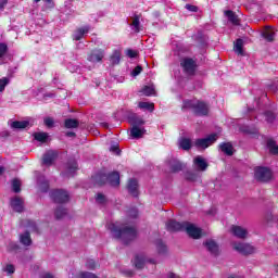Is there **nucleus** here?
Wrapping results in <instances>:
<instances>
[{
  "instance_id": "obj_47",
  "label": "nucleus",
  "mask_w": 278,
  "mask_h": 278,
  "mask_svg": "<svg viewBox=\"0 0 278 278\" xmlns=\"http://www.w3.org/2000/svg\"><path fill=\"white\" fill-rule=\"evenodd\" d=\"M142 73V66L138 65L135 67V70L131 72L132 77H138Z\"/></svg>"
},
{
  "instance_id": "obj_64",
  "label": "nucleus",
  "mask_w": 278,
  "mask_h": 278,
  "mask_svg": "<svg viewBox=\"0 0 278 278\" xmlns=\"http://www.w3.org/2000/svg\"><path fill=\"white\" fill-rule=\"evenodd\" d=\"M45 1H46V3H51L52 0H45Z\"/></svg>"
},
{
  "instance_id": "obj_60",
  "label": "nucleus",
  "mask_w": 278,
  "mask_h": 278,
  "mask_svg": "<svg viewBox=\"0 0 278 278\" xmlns=\"http://www.w3.org/2000/svg\"><path fill=\"white\" fill-rule=\"evenodd\" d=\"M3 173H5V167L0 166V177H1V175H3Z\"/></svg>"
},
{
  "instance_id": "obj_40",
  "label": "nucleus",
  "mask_w": 278,
  "mask_h": 278,
  "mask_svg": "<svg viewBox=\"0 0 278 278\" xmlns=\"http://www.w3.org/2000/svg\"><path fill=\"white\" fill-rule=\"evenodd\" d=\"M12 190L13 192H21V180L18 179L12 180Z\"/></svg>"
},
{
  "instance_id": "obj_20",
  "label": "nucleus",
  "mask_w": 278,
  "mask_h": 278,
  "mask_svg": "<svg viewBox=\"0 0 278 278\" xmlns=\"http://www.w3.org/2000/svg\"><path fill=\"white\" fill-rule=\"evenodd\" d=\"M127 190L132 197L138 195V180L130 179L128 180Z\"/></svg>"
},
{
  "instance_id": "obj_63",
  "label": "nucleus",
  "mask_w": 278,
  "mask_h": 278,
  "mask_svg": "<svg viewBox=\"0 0 278 278\" xmlns=\"http://www.w3.org/2000/svg\"><path fill=\"white\" fill-rule=\"evenodd\" d=\"M148 262H150V264H155V260H150Z\"/></svg>"
},
{
  "instance_id": "obj_18",
  "label": "nucleus",
  "mask_w": 278,
  "mask_h": 278,
  "mask_svg": "<svg viewBox=\"0 0 278 278\" xmlns=\"http://www.w3.org/2000/svg\"><path fill=\"white\" fill-rule=\"evenodd\" d=\"M233 51L237 53V55H244V40L241 38H238L233 42Z\"/></svg>"
},
{
  "instance_id": "obj_17",
  "label": "nucleus",
  "mask_w": 278,
  "mask_h": 278,
  "mask_svg": "<svg viewBox=\"0 0 278 278\" xmlns=\"http://www.w3.org/2000/svg\"><path fill=\"white\" fill-rule=\"evenodd\" d=\"M55 157H58V153L55 151H48L42 159L43 164L46 166H51L53 162L55 161Z\"/></svg>"
},
{
  "instance_id": "obj_9",
  "label": "nucleus",
  "mask_w": 278,
  "mask_h": 278,
  "mask_svg": "<svg viewBox=\"0 0 278 278\" xmlns=\"http://www.w3.org/2000/svg\"><path fill=\"white\" fill-rule=\"evenodd\" d=\"M232 249L241 255H253V253H255V248L244 242H235Z\"/></svg>"
},
{
  "instance_id": "obj_7",
  "label": "nucleus",
  "mask_w": 278,
  "mask_h": 278,
  "mask_svg": "<svg viewBox=\"0 0 278 278\" xmlns=\"http://www.w3.org/2000/svg\"><path fill=\"white\" fill-rule=\"evenodd\" d=\"M180 66L185 75H188V77H194V75H197V68H199L197 61H194L192 58L182 59L180 61Z\"/></svg>"
},
{
  "instance_id": "obj_50",
  "label": "nucleus",
  "mask_w": 278,
  "mask_h": 278,
  "mask_svg": "<svg viewBox=\"0 0 278 278\" xmlns=\"http://www.w3.org/2000/svg\"><path fill=\"white\" fill-rule=\"evenodd\" d=\"M128 216H130V218H138V210L131 208L130 211H128Z\"/></svg>"
},
{
  "instance_id": "obj_19",
  "label": "nucleus",
  "mask_w": 278,
  "mask_h": 278,
  "mask_svg": "<svg viewBox=\"0 0 278 278\" xmlns=\"http://www.w3.org/2000/svg\"><path fill=\"white\" fill-rule=\"evenodd\" d=\"M105 55V52L103 50H94L91 55L88 56L89 62H101Z\"/></svg>"
},
{
  "instance_id": "obj_55",
  "label": "nucleus",
  "mask_w": 278,
  "mask_h": 278,
  "mask_svg": "<svg viewBox=\"0 0 278 278\" xmlns=\"http://www.w3.org/2000/svg\"><path fill=\"white\" fill-rule=\"evenodd\" d=\"M97 267V264L94 263V261H88L87 262V268H96Z\"/></svg>"
},
{
  "instance_id": "obj_28",
  "label": "nucleus",
  "mask_w": 278,
  "mask_h": 278,
  "mask_svg": "<svg viewBox=\"0 0 278 278\" xmlns=\"http://www.w3.org/2000/svg\"><path fill=\"white\" fill-rule=\"evenodd\" d=\"M121 55H122L121 50H114L110 58L111 64H121Z\"/></svg>"
},
{
  "instance_id": "obj_51",
  "label": "nucleus",
  "mask_w": 278,
  "mask_h": 278,
  "mask_svg": "<svg viewBox=\"0 0 278 278\" xmlns=\"http://www.w3.org/2000/svg\"><path fill=\"white\" fill-rule=\"evenodd\" d=\"M64 214H66V211L64 208H58L55 211L56 218H62V216H64Z\"/></svg>"
},
{
  "instance_id": "obj_44",
  "label": "nucleus",
  "mask_w": 278,
  "mask_h": 278,
  "mask_svg": "<svg viewBox=\"0 0 278 278\" xmlns=\"http://www.w3.org/2000/svg\"><path fill=\"white\" fill-rule=\"evenodd\" d=\"M96 201L100 205H103V203H105V195H103L102 193H98L96 197Z\"/></svg>"
},
{
  "instance_id": "obj_31",
  "label": "nucleus",
  "mask_w": 278,
  "mask_h": 278,
  "mask_svg": "<svg viewBox=\"0 0 278 278\" xmlns=\"http://www.w3.org/2000/svg\"><path fill=\"white\" fill-rule=\"evenodd\" d=\"M138 108H140V110H148L149 112H153L155 104L150 102H139Z\"/></svg>"
},
{
  "instance_id": "obj_26",
  "label": "nucleus",
  "mask_w": 278,
  "mask_h": 278,
  "mask_svg": "<svg viewBox=\"0 0 278 278\" xmlns=\"http://www.w3.org/2000/svg\"><path fill=\"white\" fill-rule=\"evenodd\" d=\"M20 242L21 244H24V247H29L31 244V237L29 232H24L20 236Z\"/></svg>"
},
{
  "instance_id": "obj_1",
  "label": "nucleus",
  "mask_w": 278,
  "mask_h": 278,
  "mask_svg": "<svg viewBox=\"0 0 278 278\" xmlns=\"http://www.w3.org/2000/svg\"><path fill=\"white\" fill-rule=\"evenodd\" d=\"M109 229L114 238H121L122 240H134L137 231L134 226L127 224L119 226V224H110Z\"/></svg>"
},
{
  "instance_id": "obj_33",
  "label": "nucleus",
  "mask_w": 278,
  "mask_h": 278,
  "mask_svg": "<svg viewBox=\"0 0 278 278\" xmlns=\"http://www.w3.org/2000/svg\"><path fill=\"white\" fill-rule=\"evenodd\" d=\"M65 127L67 129H75L76 127H79V122H77V119H66Z\"/></svg>"
},
{
  "instance_id": "obj_37",
  "label": "nucleus",
  "mask_w": 278,
  "mask_h": 278,
  "mask_svg": "<svg viewBox=\"0 0 278 278\" xmlns=\"http://www.w3.org/2000/svg\"><path fill=\"white\" fill-rule=\"evenodd\" d=\"M131 26H132L134 31H136L138 34V31H140V17L135 16L132 18Z\"/></svg>"
},
{
  "instance_id": "obj_39",
  "label": "nucleus",
  "mask_w": 278,
  "mask_h": 278,
  "mask_svg": "<svg viewBox=\"0 0 278 278\" xmlns=\"http://www.w3.org/2000/svg\"><path fill=\"white\" fill-rule=\"evenodd\" d=\"M75 278H98L94 274L88 271H79Z\"/></svg>"
},
{
  "instance_id": "obj_27",
  "label": "nucleus",
  "mask_w": 278,
  "mask_h": 278,
  "mask_svg": "<svg viewBox=\"0 0 278 278\" xmlns=\"http://www.w3.org/2000/svg\"><path fill=\"white\" fill-rule=\"evenodd\" d=\"M141 92H143L146 97H155V85L143 87Z\"/></svg>"
},
{
  "instance_id": "obj_49",
  "label": "nucleus",
  "mask_w": 278,
  "mask_h": 278,
  "mask_svg": "<svg viewBox=\"0 0 278 278\" xmlns=\"http://www.w3.org/2000/svg\"><path fill=\"white\" fill-rule=\"evenodd\" d=\"M45 126L46 127H53V118L52 117H46L43 119Z\"/></svg>"
},
{
  "instance_id": "obj_36",
  "label": "nucleus",
  "mask_w": 278,
  "mask_h": 278,
  "mask_svg": "<svg viewBox=\"0 0 278 278\" xmlns=\"http://www.w3.org/2000/svg\"><path fill=\"white\" fill-rule=\"evenodd\" d=\"M165 167L169 173H175V159L165 161Z\"/></svg>"
},
{
  "instance_id": "obj_53",
  "label": "nucleus",
  "mask_w": 278,
  "mask_h": 278,
  "mask_svg": "<svg viewBox=\"0 0 278 278\" xmlns=\"http://www.w3.org/2000/svg\"><path fill=\"white\" fill-rule=\"evenodd\" d=\"M157 251H159V253H165L166 245L164 243H159Z\"/></svg>"
},
{
  "instance_id": "obj_2",
  "label": "nucleus",
  "mask_w": 278,
  "mask_h": 278,
  "mask_svg": "<svg viewBox=\"0 0 278 278\" xmlns=\"http://www.w3.org/2000/svg\"><path fill=\"white\" fill-rule=\"evenodd\" d=\"M182 109L191 110L194 116H210V104L204 101L185 100Z\"/></svg>"
},
{
  "instance_id": "obj_6",
  "label": "nucleus",
  "mask_w": 278,
  "mask_h": 278,
  "mask_svg": "<svg viewBox=\"0 0 278 278\" xmlns=\"http://www.w3.org/2000/svg\"><path fill=\"white\" fill-rule=\"evenodd\" d=\"M254 179L261 184H268L273 180V170L268 167L257 166L254 168Z\"/></svg>"
},
{
  "instance_id": "obj_38",
  "label": "nucleus",
  "mask_w": 278,
  "mask_h": 278,
  "mask_svg": "<svg viewBox=\"0 0 278 278\" xmlns=\"http://www.w3.org/2000/svg\"><path fill=\"white\" fill-rule=\"evenodd\" d=\"M264 116L266 117V121L268 123H275V118H277V115L273 111H266L264 113Z\"/></svg>"
},
{
  "instance_id": "obj_13",
  "label": "nucleus",
  "mask_w": 278,
  "mask_h": 278,
  "mask_svg": "<svg viewBox=\"0 0 278 278\" xmlns=\"http://www.w3.org/2000/svg\"><path fill=\"white\" fill-rule=\"evenodd\" d=\"M193 164L195 165L197 170H200L201 173L207 170V167L210 166L207 161L201 155H198L193 159Z\"/></svg>"
},
{
  "instance_id": "obj_57",
  "label": "nucleus",
  "mask_w": 278,
  "mask_h": 278,
  "mask_svg": "<svg viewBox=\"0 0 278 278\" xmlns=\"http://www.w3.org/2000/svg\"><path fill=\"white\" fill-rule=\"evenodd\" d=\"M5 5H8V0L0 1V10H3V8H5Z\"/></svg>"
},
{
  "instance_id": "obj_34",
  "label": "nucleus",
  "mask_w": 278,
  "mask_h": 278,
  "mask_svg": "<svg viewBox=\"0 0 278 278\" xmlns=\"http://www.w3.org/2000/svg\"><path fill=\"white\" fill-rule=\"evenodd\" d=\"M263 38H265V40L267 42H274L275 41V33H273V30H265L263 33Z\"/></svg>"
},
{
  "instance_id": "obj_30",
  "label": "nucleus",
  "mask_w": 278,
  "mask_h": 278,
  "mask_svg": "<svg viewBox=\"0 0 278 278\" xmlns=\"http://www.w3.org/2000/svg\"><path fill=\"white\" fill-rule=\"evenodd\" d=\"M2 271L5 273L8 276L14 275V273H16V267H14L13 264H5L2 267Z\"/></svg>"
},
{
  "instance_id": "obj_29",
  "label": "nucleus",
  "mask_w": 278,
  "mask_h": 278,
  "mask_svg": "<svg viewBox=\"0 0 278 278\" xmlns=\"http://www.w3.org/2000/svg\"><path fill=\"white\" fill-rule=\"evenodd\" d=\"M185 179L187 181H197V179H199V174H197L192 170H188L185 173Z\"/></svg>"
},
{
  "instance_id": "obj_42",
  "label": "nucleus",
  "mask_w": 278,
  "mask_h": 278,
  "mask_svg": "<svg viewBox=\"0 0 278 278\" xmlns=\"http://www.w3.org/2000/svg\"><path fill=\"white\" fill-rule=\"evenodd\" d=\"M10 84V79L3 77L0 79V92H3L5 90V86Z\"/></svg>"
},
{
  "instance_id": "obj_23",
  "label": "nucleus",
  "mask_w": 278,
  "mask_h": 278,
  "mask_svg": "<svg viewBox=\"0 0 278 278\" xmlns=\"http://www.w3.org/2000/svg\"><path fill=\"white\" fill-rule=\"evenodd\" d=\"M11 129H27L29 127V121H15L10 124Z\"/></svg>"
},
{
  "instance_id": "obj_48",
  "label": "nucleus",
  "mask_w": 278,
  "mask_h": 278,
  "mask_svg": "<svg viewBox=\"0 0 278 278\" xmlns=\"http://www.w3.org/2000/svg\"><path fill=\"white\" fill-rule=\"evenodd\" d=\"M126 55L128 58H137L138 56V51L128 49V50H126Z\"/></svg>"
},
{
  "instance_id": "obj_15",
  "label": "nucleus",
  "mask_w": 278,
  "mask_h": 278,
  "mask_svg": "<svg viewBox=\"0 0 278 278\" xmlns=\"http://www.w3.org/2000/svg\"><path fill=\"white\" fill-rule=\"evenodd\" d=\"M218 149L222 153H225V155H228L229 157L233 155V144H231V142H222L219 143Z\"/></svg>"
},
{
  "instance_id": "obj_21",
  "label": "nucleus",
  "mask_w": 278,
  "mask_h": 278,
  "mask_svg": "<svg viewBox=\"0 0 278 278\" xmlns=\"http://www.w3.org/2000/svg\"><path fill=\"white\" fill-rule=\"evenodd\" d=\"M225 16L228 17V21L232 23V25H240V17L236 14V12L231 10L224 11Z\"/></svg>"
},
{
  "instance_id": "obj_22",
  "label": "nucleus",
  "mask_w": 278,
  "mask_h": 278,
  "mask_svg": "<svg viewBox=\"0 0 278 278\" xmlns=\"http://www.w3.org/2000/svg\"><path fill=\"white\" fill-rule=\"evenodd\" d=\"M144 264H147V257L144 255H137L134 260V266L138 270H141V268H144Z\"/></svg>"
},
{
  "instance_id": "obj_52",
  "label": "nucleus",
  "mask_w": 278,
  "mask_h": 278,
  "mask_svg": "<svg viewBox=\"0 0 278 278\" xmlns=\"http://www.w3.org/2000/svg\"><path fill=\"white\" fill-rule=\"evenodd\" d=\"M8 249L9 251H16L18 249V245L14 242H10Z\"/></svg>"
},
{
  "instance_id": "obj_14",
  "label": "nucleus",
  "mask_w": 278,
  "mask_h": 278,
  "mask_svg": "<svg viewBox=\"0 0 278 278\" xmlns=\"http://www.w3.org/2000/svg\"><path fill=\"white\" fill-rule=\"evenodd\" d=\"M178 149H181L182 151H190V149H192V139L186 137L179 138Z\"/></svg>"
},
{
  "instance_id": "obj_35",
  "label": "nucleus",
  "mask_w": 278,
  "mask_h": 278,
  "mask_svg": "<svg viewBox=\"0 0 278 278\" xmlns=\"http://www.w3.org/2000/svg\"><path fill=\"white\" fill-rule=\"evenodd\" d=\"M66 170L68 175H75V170H77V162L73 161L67 164Z\"/></svg>"
},
{
  "instance_id": "obj_3",
  "label": "nucleus",
  "mask_w": 278,
  "mask_h": 278,
  "mask_svg": "<svg viewBox=\"0 0 278 278\" xmlns=\"http://www.w3.org/2000/svg\"><path fill=\"white\" fill-rule=\"evenodd\" d=\"M93 181L97 186H103V184H110V186L116 187L121 185V174L113 172L109 175L98 174L93 176Z\"/></svg>"
},
{
  "instance_id": "obj_43",
  "label": "nucleus",
  "mask_w": 278,
  "mask_h": 278,
  "mask_svg": "<svg viewBox=\"0 0 278 278\" xmlns=\"http://www.w3.org/2000/svg\"><path fill=\"white\" fill-rule=\"evenodd\" d=\"M166 229H167V231H170L173 233L175 231V220L167 222Z\"/></svg>"
},
{
  "instance_id": "obj_5",
  "label": "nucleus",
  "mask_w": 278,
  "mask_h": 278,
  "mask_svg": "<svg viewBox=\"0 0 278 278\" xmlns=\"http://www.w3.org/2000/svg\"><path fill=\"white\" fill-rule=\"evenodd\" d=\"M181 227H185L187 235L189 236V238H192V240H201V238H203V229L194 226V224H190V223H179V222H175V230L177 231V229H181Z\"/></svg>"
},
{
  "instance_id": "obj_8",
  "label": "nucleus",
  "mask_w": 278,
  "mask_h": 278,
  "mask_svg": "<svg viewBox=\"0 0 278 278\" xmlns=\"http://www.w3.org/2000/svg\"><path fill=\"white\" fill-rule=\"evenodd\" d=\"M218 140V135L217 134H211L205 138H199L194 141V147L197 149H207L208 147H212L214 142Z\"/></svg>"
},
{
  "instance_id": "obj_46",
  "label": "nucleus",
  "mask_w": 278,
  "mask_h": 278,
  "mask_svg": "<svg viewBox=\"0 0 278 278\" xmlns=\"http://www.w3.org/2000/svg\"><path fill=\"white\" fill-rule=\"evenodd\" d=\"M185 8L188 12H199V7L194 4H186Z\"/></svg>"
},
{
  "instance_id": "obj_59",
  "label": "nucleus",
  "mask_w": 278,
  "mask_h": 278,
  "mask_svg": "<svg viewBox=\"0 0 278 278\" xmlns=\"http://www.w3.org/2000/svg\"><path fill=\"white\" fill-rule=\"evenodd\" d=\"M49 189V184L43 182V187H41V190L47 191Z\"/></svg>"
},
{
  "instance_id": "obj_56",
  "label": "nucleus",
  "mask_w": 278,
  "mask_h": 278,
  "mask_svg": "<svg viewBox=\"0 0 278 278\" xmlns=\"http://www.w3.org/2000/svg\"><path fill=\"white\" fill-rule=\"evenodd\" d=\"M41 278H55V277H53V275H51L50 273H43L41 275Z\"/></svg>"
},
{
  "instance_id": "obj_16",
  "label": "nucleus",
  "mask_w": 278,
  "mask_h": 278,
  "mask_svg": "<svg viewBox=\"0 0 278 278\" xmlns=\"http://www.w3.org/2000/svg\"><path fill=\"white\" fill-rule=\"evenodd\" d=\"M90 31V26H83L76 29L73 34L74 40H81Z\"/></svg>"
},
{
  "instance_id": "obj_41",
  "label": "nucleus",
  "mask_w": 278,
  "mask_h": 278,
  "mask_svg": "<svg viewBox=\"0 0 278 278\" xmlns=\"http://www.w3.org/2000/svg\"><path fill=\"white\" fill-rule=\"evenodd\" d=\"M186 168V164L182 163L181 161L176 160L175 161V173H179Z\"/></svg>"
},
{
  "instance_id": "obj_62",
  "label": "nucleus",
  "mask_w": 278,
  "mask_h": 278,
  "mask_svg": "<svg viewBox=\"0 0 278 278\" xmlns=\"http://www.w3.org/2000/svg\"><path fill=\"white\" fill-rule=\"evenodd\" d=\"M168 278H175V274L170 273V274L168 275Z\"/></svg>"
},
{
  "instance_id": "obj_12",
  "label": "nucleus",
  "mask_w": 278,
  "mask_h": 278,
  "mask_svg": "<svg viewBox=\"0 0 278 278\" xmlns=\"http://www.w3.org/2000/svg\"><path fill=\"white\" fill-rule=\"evenodd\" d=\"M230 231L232 236H235V238H238L239 240H247V236H249V230H247L242 226L232 225Z\"/></svg>"
},
{
  "instance_id": "obj_45",
  "label": "nucleus",
  "mask_w": 278,
  "mask_h": 278,
  "mask_svg": "<svg viewBox=\"0 0 278 278\" xmlns=\"http://www.w3.org/2000/svg\"><path fill=\"white\" fill-rule=\"evenodd\" d=\"M7 52H8V45L0 43V58H3Z\"/></svg>"
},
{
  "instance_id": "obj_58",
  "label": "nucleus",
  "mask_w": 278,
  "mask_h": 278,
  "mask_svg": "<svg viewBox=\"0 0 278 278\" xmlns=\"http://www.w3.org/2000/svg\"><path fill=\"white\" fill-rule=\"evenodd\" d=\"M28 229H30V231L36 229V224L34 222H29Z\"/></svg>"
},
{
  "instance_id": "obj_61",
  "label": "nucleus",
  "mask_w": 278,
  "mask_h": 278,
  "mask_svg": "<svg viewBox=\"0 0 278 278\" xmlns=\"http://www.w3.org/2000/svg\"><path fill=\"white\" fill-rule=\"evenodd\" d=\"M67 136H68L70 138H73V136H75V132H67Z\"/></svg>"
},
{
  "instance_id": "obj_10",
  "label": "nucleus",
  "mask_w": 278,
  "mask_h": 278,
  "mask_svg": "<svg viewBox=\"0 0 278 278\" xmlns=\"http://www.w3.org/2000/svg\"><path fill=\"white\" fill-rule=\"evenodd\" d=\"M203 247L211 253V255H214L215 257L220 254V248L218 247V243L214 241V239H208L203 242Z\"/></svg>"
},
{
  "instance_id": "obj_24",
  "label": "nucleus",
  "mask_w": 278,
  "mask_h": 278,
  "mask_svg": "<svg viewBox=\"0 0 278 278\" xmlns=\"http://www.w3.org/2000/svg\"><path fill=\"white\" fill-rule=\"evenodd\" d=\"M267 149L271 155H278V146L275 139H267Z\"/></svg>"
},
{
  "instance_id": "obj_4",
  "label": "nucleus",
  "mask_w": 278,
  "mask_h": 278,
  "mask_svg": "<svg viewBox=\"0 0 278 278\" xmlns=\"http://www.w3.org/2000/svg\"><path fill=\"white\" fill-rule=\"evenodd\" d=\"M129 123L132 126L130 129V136L135 139L142 138L147 134V130L142 127L144 119L138 115H132L129 118Z\"/></svg>"
},
{
  "instance_id": "obj_54",
  "label": "nucleus",
  "mask_w": 278,
  "mask_h": 278,
  "mask_svg": "<svg viewBox=\"0 0 278 278\" xmlns=\"http://www.w3.org/2000/svg\"><path fill=\"white\" fill-rule=\"evenodd\" d=\"M110 151H112L113 153H116V155L121 153V150H118V146H112Z\"/></svg>"
},
{
  "instance_id": "obj_25",
  "label": "nucleus",
  "mask_w": 278,
  "mask_h": 278,
  "mask_svg": "<svg viewBox=\"0 0 278 278\" xmlns=\"http://www.w3.org/2000/svg\"><path fill=\"white\" fill-rule=\"evenodd\" d=\"M11 207H13L15 212H21L23 210V200L21 198L12 199Z\"/></svg>"
},
{
  "instance_id": "obj_11",
  "label": "nucleus",
  "mask_w": 278,
  "mask_h": 278,
  "mask_svg": "<svg viewBox=\"0 0 278 278\" xmlns=\"http://www.w3.org/2000/svg\"><path fill=\"white\" fill-rule=\"evenodd\" d=\"M52 199L55 201V203H68V192L62 190V189H56L52 192Z\"/></svg>"
},
{
  "instance_id": "obj_32",
  "label": "nucleus",
  "mask_w": 278,
  "mask_h": 278,
  "mask_svg": "<svg viewBox=\"0 0 278 278\" xmlns=\"http://www.w3.org/2000/svg\"><path fill=\"white\" fill-rule=\"evenodd\" d=\"M34 138L38 142H47V139L49 138V135H47V132H35Z\"/></svg>"
}]
</instances>
